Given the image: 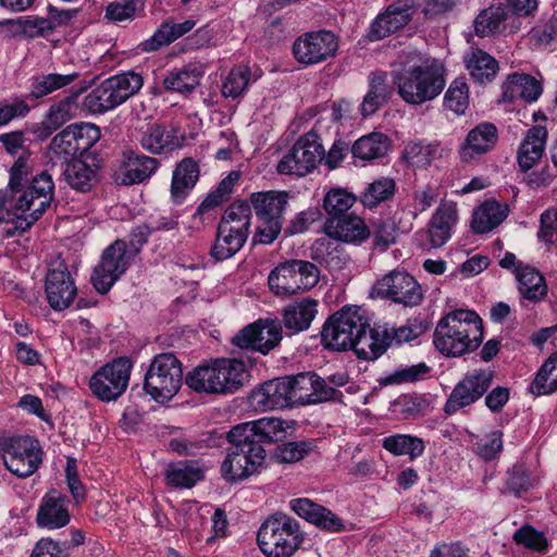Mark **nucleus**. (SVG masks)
<instances>
[{
    "instance_id": "obj_1",
    "label": "nucleus",
    "mask_w": 557,
    "mask_h": 557,
    "mask_svg": "<svg viewBox=\"0 0 557 557\" xmlns=\"http://www.w3.org/2000/svg\"><path fill=\"white\" fill-rule=\"evenodd\" d=\"M289 425L278 418H261L234 425L226 432V456L221 475L228 483H237L260 473L265 468V444L283 442Z\"/></svg>"
},
{
    "instance_id": "obj_2",
    "label": "nucleus",
    "mask_w": 557,
    "mask_h": 557,
    "mask_svg": "<svg viewBox=\"0 0 557 557\" xmlns=\"http://www.w3.org/2000/svg\"><path fill=\"white\" fill-rule=\"evenodd\" d=\"M321 345L331 351L352 350L358 359L375 360L388 348L380 334L371 329L363 308L344 306L331 314L321 331Z\"/></svg>"
},
{
    "instance_id": "obj_3",
    "label": "nucleus",
    "mask_w": 557,
    "mask_h": 557,
    "mask_svg": "<svg viewBox=\"0 0 557 557\" xmlns=\"http://www.w3.org/2000/svg\"><path fill=\"white\" fill-rule=\"evenodd\" d=\"M28 158L20 157L10 169L9 190H0V223H5L4 236L21 235L35 223L30 207L35 200V175Z\"/></svg>"
},
{
    "instance_id": "obj_4",
    "label": "nucleus",
    "mask_w": 557,
    "mask_h": 557,
    "mask_svg": "<svg viewBox=\"0 0 557 557\" xmlns=\"http://www.w3.org/2000/svg\"><path fill=\"white\" fill-rule=\"evenodd\" d=\"M483 341V321L469 309H456L436 324L433 344L445 357H461L479 348Z\"/></svg>"
},
{
    "instance_id": "obj_5",
    "label": "nucleus",
    "mask_w": 557,
    "mask_h": 557,
    "mask_svg": "<svg viewBox=\"0 0 557 557\" xmlns=\"http://www.w3.org/2000/svg\"><path fill=\"white\" fill-rule=\"evenodd\" d=\"M249 379L244 361L236 358H216L203 362L185 375V384L195 393L230 395L238 392Z\"/></svg>"
},
{
    "instance_id": "obj_6",
    "label": "nucleus",
    "mask_w": 557,
    "mask_h": 557,
    "mask_svg": "<svg viewBox=\"0 0 557 557\" xmlns=\"http://www.w3.org/2000/svg\"><path fill=\"white\" fill-rule=\"evenodd\" d=\"M323 232L329 238H318L311 247L310 256L312 260L329 269H338L342 263L341 259L334 256L337 250L331 239L360 245L370 237L369 226L363 219L352 212L337 220H325Z\"/></svg>"
},
{
    "instance_id": "obj_7",
    "label": "nucleus",
    "mask_w": 557,
    "mask_h": 557,
    "mask_svg": "<svg viewBox=\"0 0 557 557\" xmlns=\"http://www.w3.org/2000/svg\"><path fill=\"white\" fill-rule=\"evenodd\" d=\"M398 95L409 104L433 100L445 88V67L436 60L404 69L394 76Z\"/></svg>"
},
{
    "instance_id": "obj_8",
    "label": "nucleus",
    "mask_w": 557,
    "mask_h": 557,
    "mask_svg": "<svg viewBox=\"0 0 557 557\" xmlns=\"http://www.w3.org/2000/svg\"><path fill=\"white\" fill-rule=\"evenodd\" d=\"M257 541L267 557H290L304 543L305 535L296 519L275 512L262 522Z\"/></svg>"
},
{
    "instance_id": "obj_9",
    "label": "nucleus",
    "mask_w": 557,
    "mask_h": 557,
    "mask_svg": "<svg viewBox=\"0 0 557 557\" xmlns=\"http://www.w3.org/2000/svg\"><path fill=\"white\" fill-rule=\"evenodd\" d=\"M306 384L300 380V373L268 380L250 392L248 405L256 411L302 406L301 388Z\"/></svg>"
},
{
    "instance_id": "obj_10",
    "label": "nucleus",
    "mask_w": 557,
    "mask_h": 557,
    "mask_svg": "<svg viewBox=\"0 0 557 557\" xmlns=\"http://www.w3.org/2000/svg\"><path fill=\"white\" fill-rule=\"evenodd\" d=\"M288 200L289 193L284 190L257 191L250 195L251 210L253 209L261 222L253 236V244L269 245L278 237Z\"/></svg>"
},
{
    "instance_id": "obj_11",
    "label": "nucleus",
    "mask_w": 557,
    "mask_h": 557,
    "mask_svg": "<svg viewBox=\"0 0 557 557\" xmlns=\"http://www.w3.org/2000/svg\"><path fill=\"white\" fill-rule=\"evenodd\" d=\"M143 84V76L133 71L111 76L85 96L84 107L91 113L112 110L137 94Z\"/></svg>"
},
{
    "instance_id": "obj_12",
    "label": "nucleus",
    "mask_w": 557,
    "mask_h": 557,
    "mask_svg": "<svg viewBox=\"0 0 557 557\" xmlns=\"http://www.w3.org/2000/svg\"><path fill=\"white\" fill-rule=\"evenodd\" d=\"M183 383L182 362L173 352L153 357L144 377V391L158 403L172 399Z\"/></svg>"
},
{
    "instance_id": "obj_13",
    "label": "nucleus",
    "mask_w": 557,
    "mask_h": 557,
    "mask_svg": "<svg viewBox=\"0 0 557 557\" xmlns=\"http://www.w3.org/2000/svg\"><path fill=\"white\" fill-rule=\"evenodd\" d=\"M320 270L311 261L292 259L278 263L269 274L268 284L276 295H295L314 287Z\"/></svg>"
},
{
    "instance_id": "obj_14",
    "label": "nucleus",
    "mask_w": 557,
    "mask_h": 557,
    "mask_svg": "<svg viewBox=\"0 0 557 557\" xmlns=\"http://www.w3.org/2000/svg\"><path fill=\"white\" fill-rule=\"evenodd\" d=\"M45 262L47 267L46 299L54 311H63L73 304L77 296L75 280L60 253L49 255Z\"/></svg>"
},
{
    "instance_id": "obj_15",
    "label": "nucleus",
    "mask_w": 557,
    "mask_h": 557,
    "mask_svg": "<svg viewBox=\"0 0 557 557\" xmlns=\"http://www.w3.org/2000/svg\"><path fill=\"white\" fill-rule=\"evenodd\" d=\"M134 257L128 252L127 243L115 239L101 253L92 270L90 282L101 295H107L113 285L126 273Z\"/></svg>"
},
{
    "instance_id": "obj_16",
    "label": "nucleus",
    "mask_w": 557,
    "mask_h": 557,
    "mask_svg": "<svg viewBox=\"0 0 557 557\" xmlns=\"http://www.w3.org/2000/svg\"><path fill=\"white\" fill-rule=\"evenodd\" d=\"M323 160V145L319 134L311 129L300 136L277 164V172L285 175L305 176Z\"/></svg>"
},
{
    "instance_id": "obj_17",
    "label": "nucleus",
    "mask_w": 557,
    "mask_h": 557,
    "mask_svg": "<svg viewBox=\"0 0 557 557\" xmlns=\"http://www.w3.org/2000/svg\"><path fill=\"white\" fill-rule=\"evenodd\" d=\"M132 367L128 357L113 359L91 376L89 388L102 401L117 399L128 386Z\"/></svg>"
},
{
    "instance_id": "obj_18",
    "label": "nucleus",
    "mask_w": 557,
    "mask_h": 557,
    "mask_svg": "<svg viewBox=\"0 0 557 557\" xmlns=\"http://www.w3.org/2000/svg\"><path fill=\"white\" fill-rule=\"evenodd\" d=\"M494 377L495 372L491 369H474L467 372L451 389L444 405V412L453 416L476 403L490 389Z\"/></svg>"
},
{
    "instance_id": "obj_19",
    "label": "nucleus",
    "mask_w": 557,
    "mask_h": 557,
    "mask_svg": "<svg viewBox=\"0 0 557 557\" xmlns=\"http://www.w3.org/2000/svg\"><path fill=\"white\" fill-rule=\"evenodd\" d=\"M338 50V37L327 29L307 32L297 37L293 44L295 60L310 66L334 58Z\"/></svg>"
},
{
    "instance_id": "obj_20",
    "label": "nucleus",
    "mask_w": 557,
    "mask_h": 557,
    "mask_svg": "<svg viewBox=\"0 0 557 557\" xmlns=\"http://www.w3.org/2000/svg\"><path fill=\"white\" fill-rule=\"evenodd\" d=\"M381 299H388L404 307L419 306L423 294L418 281L408 272L392 271L377 280L372 288Z\"/></svg>"
},
{
    "instance_id": "obj_21",
    "label": "nucleus",
    "mask_w": 557,
    "mask_h": 557,
    "mask_svg": "<svg viewBox=\"0 0 557 557\" xmlns=\"http://www.w3.org/2000/svg\"><path fill=\"white\" fill-rule=\"evenodd\" d=\"M283 338V325L280 319H258L242 329L233 338L232 344L239 348H250L262 355L277 347Z\"/></svg>"
},
{
    "instance_id": "obj_22",
    "label": "nucleus",
    "mask_w": 557,
    "mask_h": 557,
    "mask_svg": "<svg viewBox=\"0 0 557 557\" xmlns=\"http://www.w3.org/2000/svg\"><path fill=\"white\" fill-rule=\"evenodd\" d=\"M417 11L414 0H396L370 24L367 37L370 41L382 40L407 26Z\"/></svg>"
},
{
    "instance_id": "obj_23",
    "label": "nucleus",
    "mask_w": 557,
    "mask_h": 557,
    "mask_svg": "<svg viewBox=\"0 0 557 557\" xmlns=\"http://www.w3.org/2000/svg\"><path fill=\"white\" fill-rule=\"evenodd\" d=\"M0 449L7 469L13 474L26 478L35 472V445L30 436H2Z\"/></svg>"
},
{
    "instance_id": "obj_24",
    "label": "nucleus",
    "mask_w": 557,
    "mask_h": 557,
    "mask_svg": "<svg viewBox=\"0 0 557 557\" xmlns=\"http://www.w3.org/2000/svg\"><path fill=\"white\" fill-rule=\"evenodd\" d=\"M69 498L66 495L51 488L41 498L37 510V525L48 530L64 528L71 521L67 509Z\"/></svg>"
},
{
    "instance_id": "obj_25",
    "label": "nucleus",
    "mask_w": 557,
    "mask_h": 557,
    "mask_svg": "<svg viewBox=\"0 0 557 557\" xmlns=\"http://www.w3.org/2000/svg\"><path fill=\"white\" fill-rule=\"evenodd\" d=\"M290 509L299 517L329 532H342L345 525L341 518L330 509L311 502L309 498H295L289 502Z\"/></svg>"
},
{
    "instance_id": "obj_26",
    "label": "nucleus",
    "mask_w": 557,
    "mask_h": 557,
    "mask_svg": "<svg viewBox=\"0 0 557 557\" xmlns=\"http://www.w3.org/2000/svg\"><path fill=\"white\" fill-rule=\"evenodd\" d=\"M317 308L318 301L311 297H305L285 306L281 322L286 330V335L292 336L308 330L318 313Z\"/></svg>"
},
{
    "instance_id": "obj_27",
    "label": "nucleus",
    "mask_w": 557,
    "mask_h": 557,
    "mask_svg": "<svg viewBox=\"0 0 557 557\" xmlns=\"http://www.w3.org/2000/svg\"><path fill=\"white\" fill-rule=\"evenodd\" d=\"M250 232L246 228H234V225L218 224L215 240L210 249V256L221 262L235 256L245 245Z\"/></svg>"
},
{
    "instance_id": "obj_28",
    "label": "nucleus",
    "mask_w": 557,
    "mask_h": 557,
    "mask_svg": "<svg viewBox=\"0 0 557 557\" xmlns=\"http://www.w3.org/2000/svg\"><path fill=\"white\" fill-rule=\"evenodd\" d=\"M497 141V128L492 123H481L471 129L462 146L460 147V158L469 162L478 156L485 154L492 150Z\"/></svg>"
},
{
    "instance_id": "obj_29",
    "label": "nucleus",
    "mask_w": 557,
    "mask_h": 557,
    "mask_svg": "<svg viewBox=\"0 0 557 557\" xmlns=\"http://www.w3.org/2000/svg\"><path fill=\"white\" fill-rule=\"evenodd\" d=\"M86 89L87 85H84L77 89H72L69 96L50 107L40 125H37V139H47L53 132L60 128L71 117V110L73 106L75 104L77 98L84 91H86Z\"/></svg>"
},
{
    "instance_id": "obj_30",
    "label": "nucleus",
    "mask_w": 557,
    "mask_h": 557,
    "mask_svg": "<svg viewBox=\"0 0 557 557\" xmlns=\"http://www.w3.org/2000/svg\"><path fill=\"white\" fill-rule=\"evenodd\" d=\"M457 222V205L453 201L441 202L429 223V237L432 247H442L450 238L451 228Z\"/></svg>"
},
{
    "instance_id": "obj_31",
    "label": "nucleus",
    "mask_w": 557,
    "mask_h": 557,
    "mask_svg": "<svg viewBox=\"0 0 557 557\" xmlns=\"http://www.w3.org/2000/svg\"><path fill=\"white\" fill-rule=\"evenodd\" d=\"M547 139V129L534 125L528 129L518 149V163L523 172L532 169L543 157Z\"/></svg>"
},
{
    "instance_id": "obj_32",
    "label": "nucleus",
    "mask_w": 557,
    "mask_h": 557,
    "mask_svg": "<svg viewBox=\"0 0 557 557\" xmlns=\"http://www.w3.org/2000/svg\"><path fill=\"white\" fill-rule=\"evenodd\" d=\"M300 380L307 384L301 388L302 406L315 405L326 401L342 403L343 393L339 389L331 387L325 377H321L315 372H300Z\"/></svg>"
},
{
    "instance_id": "obj_33",
    "label": "nucleus",
    "mask_w": 557,
    "mask_h": 557,
    "mask_svg": "<svg viewBox=\"0 0 557 557\" xmlns=\"http://www.w3.org/2000/svg\"><path fill=\"white\" fill-rule=\"evenodd\" d=\"M139 143L143 149L153 154L172 151L180 147L175 129L158 123L147 125L141 132Z\"/></svg>"
},
{
    "instance_id": "obj_34",
    "label": "nucleus",
    "mask_w": 557,
    "mask_h": 557,
    "mask_svg": "<svg viewBox=\"0 0 557 557\" xmlns=\"http://www.w3.org/2000/svg\"><path fill=\"white\" fill-rule=\"evenodd\" d=\"M199 174V165L190 157L176 164L171 182V197L175 203H181L186 198L198 182Z\"/></svg>"
},
{
    "instance_id": "obj_35",
    "label": "nucleus",
    "mask_w": 557,
    "mask_h": 557,
    "mask_svg": "<svg viewBox=\"0 0 557 557\" xmlns=\"http://www.w3.org/2000/svg\"><path fill=\"white\" fill-rule=\"evenodd\" d=\"M196 23L193 20H186L182 23H174L172 20L164 21L154 34L139 44L144 52L158 51L162 47L171 45L173 41L189 33Z\"/></svg>"
},
{
    "instance_id": "obj_36",
    "label": "nucleus",
    "mask_w": 557,
    "mask_h": 557,
    "mask_svg": "<svg viewBox=\"0 0 557 557\" xmlns=\"http://www.w3.org/2000/svg\"><path fill=\"white\" fill-rule=\"evenodd\" d=\"M463 61L473 81L482 85L492 83L499 70L498 62L494 57L474 47L469 48Z\"/></svg>"
},
{
    "instance_id": "obj_37",
    "label": "nucleus",
    "mask_w": 557,
    "mask_h": 557,
    "mask_svg": "<svg viewBox=\"0 0 557 557\" xmlns=\"http://www.w3.org/2000/svg\"><path fill=\"white\" fill-rule=\"evenodd\" d=\"M159 160L131 151L127 156L125 170L117 176L120 185L139 184L149 178L158 169Z\"/></svg>"
},
{
    "instance_id": "obj_38",
    "label": "nucleus",
    "mask_w": 557,
    "mask_h": 557,
    "mask_svg": "<svg viewBox=\"0 0 557 557\" xmlns=\"http://www.w3.org/2000/svg\"><path fill=\"white\" fill-rule=\"evenodd\" d=\"M392 96V89L386 82V74L371 73L369 76V90L361 103V114L367 117L374 114Z\"/></svg>"
},
{
    "instance_id": "obj_39",
    "label": "nucleus",
    "mask_w": 557,
    "mask_h": 557,
    "mask_svg": "<svg viewBox=\"0 0 557 557\" xmlns=\"http://www.w3.org/2000/svg\"><path fill=\"white\" fill-rule=\"evenodd\" d=\"M202 71L195 64H186L181 69H173L163 78V87L166 91L190 94L200 85Z\"/></svg>"
},
{
    "instance_id": "obj_40",
    "label": "nucleus",
    "mask_w": 557,
    "mask_h": 557,
    "mask_svg": "<svg viewBox=\"0 0 557 557\" xmlns=\"http://www.w3.org/2000/svg\"><path fill=\"white\" fill-rule=\"evenodd\" d=\"M63 175L67 184L81 193L90 191L98 183L96 165H89L85 160L78 159L64 164Z\"/></svg>"
},
{
    "instance_id": "obj_41",
    "label": "nucleus",
    "mask_w": 557,
    "mask_h": 557,
    "mask_svg": "<svg viewBox=\"0 0 557 557\" xmlns=\"http://www.w3.org/2000/svg\"><path fill=\"white\" fill-rule=\"evenodd\" d=\"M518 289L521 295L532 301H539L547 294L544 276L533 267L519 265L516 269Z\"/></svg>"
},
{
    "instance_id": "obj_42",
    "label": "nucleus",
    "mask_w": 557,
    "mask_h": 557,
    "mask_svg": "<svg viewBox=\"0 0 557 557\" xmlns=\"http://www.w3.org/2000/svg\"><path fill=\"white\" fill-rule=\"evenodd\" d=\"M46 158L52 166H63L69 162L79 159L75 149L74 135H72L71 126H67L53 137L46 152Z\"/></svg>"
},
{
    "instance_id": "obj_43",
    "label": "nucleus",
    "mask_w": 557,
    "mask_h": 557,
    "mask_svg": "<svg viewBox=\"0 0 557 557\" xmlns=\"http://www.w3.org/2000/svg\"><path fill=\"white\" fill-rule=\"evenodd\" d=\"M507 216L506 210L497 201H485L474 210L471 228L475 234H484L497 227Z\"/></svg>"
},
{
    "instance_id": "obj_44",
    "label": "nucleus",
    "mask_w": 557,
    "mask_h": 557,
    "mask_svg": "<svg viewBox=\"0 0 557 557\" xmlns=\"http://www.w3.org/2000/svg\"><path fill=\"white\" fill-rule=\"evenodd\" d=\"M389 139L382 133H371L355 141L350 151L354 158L370 161L387 153Z\"/></svg>"
},
{
    "instance_id": "obj_45",
    "label": "nucleus",
    "mask_w": 557,
    "mask_h": 557,
    "mask_svg": "<svg viewBox=\"0 0 557 557\" xmlns=\"http://www.w3.org/2000/svg\"><path fill=\"white\" fill-rule=\"evenodd\" d=\"M508 15V10L503 4L490 5L476 15L473 22L475 34L485 37L499 32Z\"/></svg>"
},
{
    "instance_id": "obj_46",
    "label": "nucleus",
    "mask_w": 557,
    "mask_h": 557,
    "mask_svg": "<svg viewBox=\"0 0 557 557\" xmlns=\"http://www.w3.org/2000/svg\"><path fill=\"white\" fill-rule=\"evenodd\" d=\"M202 476V471L191 461L173 462L165 470L166 483L174 487H193Z\"/></svg>"
},
{
    "instance_id": "obj_47",
    "label": "nucleus",
    "mask_w": 557,
    "mask_h": 557,
    "mask_svg": "<svg viewBox=\"0 0 557 557\" xmlns=\"http://www.w3.org/2000/svg\"><path fill=\"white\" fill-rule=\"evenodd\" d=\"M240 178L239 171H231L226 177H224L216 188L208 194V196L202 200V202L198 206L196 213L203 214L209 212L227 200H230L234 186Z\"/></svg>"
},
{
    "instance_id": "obj_48",
    "label": "nucleus",
    "mask_w": 557,
    "mask_h": 557,
    "mask_svg": "<svg viewBox=\"0 0 557 557\" xmlns=\"http://www.w3.org/2000/svg\"><path fill=\"white\" fill-rule=\"evenodd\" d=\"M46 11V16H37V35L39 36H48L57 28L70 25L79 13V9H59L50 3Z\"/></svg>"
},
{
    "instance_id": "obj_49",
    "label": "nucleus",
    "mask_w": 557,
    "mask_h": 557,
    "mask_svg": "<svg viewBox=\"0 0 557 557\" xmlns=\"http://www.w3.org/2000/svg\"><path fill=\"white\" fill-rule=\"evenodd\" d=\"M396 183L389 177H380L368 184L360 194L359 201L364 208H375L381 202L392 199L395 195Z\"/></svg>"
},
{
    "instance_id": "obj_50",
    "label": "nucleus",
    "mask_w": 557,
    "mask_h": 557,
    "mask_svg": "<svg viewBox=\"0 0 557 557\" xmlns=\"http://www.w3.org/2000/svg\"><path fill=\"white\" fill-rule=\"evenodd\" d=\"M357 201V197L343 188H333L326 193L323 198V209L325 211V220H337L342 216L350 214L349 209Z\"/></svg>"
},
{
    "instance_id": "obj_51",
    "label": "nucleus",
    "mask_w": 557,
    "mask_h": 557,
    "mask_svg": "<svg viewBox=\"0 0 557 557\" xmlns=\"http://www.w3.org/2000/svg\"><path fill=\"white\" fill-rule=\"evenodd\" d=\"M317 449L314 441H296L277 445L271 459L280 465L295 463L302 460Z\"/></svg>"
},
{
    "instance_id": "obj_52",
    "label": "nucleus",
    "mask_w": 557,
    "mask_h": 557,
    "mask_svg": "<svg viewBox=\"0 0 557 557\" xmlns=\"http://www.w3.org/2000/svg\"><path fill=\"white\" fill-rule=\"evenodd\" d=\"M530 391L535 395H548L557 392V351L539 369Z\"/></svg>"
},
{
    "instance_id": "obj_53",
    "label": "nucleus",
    "mask_w": 557,
    "mask_h": 557,
    "mask_svg": "<svg viewBox=\"0 0 557 557\" xmlns=\"http://www.w3.org/2000/svg\"><path fill=\"white\" fill-rule=\"evenodd\" d=\"M383 447L393 455H409L411 459L421 456L424 451V443L421 438L405 434L385 437Z\"/></svg>"
},
{
    "instance_id": "obj_54",
    "label": "nucleus",
    "mask_w": 557,
    "mask_h": 557,
    "mask_svg": "<svg viewBox=\"0 0 557 557\" xmlns=\"http://www.w3.org/2000/svg\"><path fill=\"white\" fill-rule=\"evenodd\" d=\"M250 78L251 70L249 66L238 65L233 67L223 83L222 95L225 98H240L246 91Z\"/></svg>"
},
{
    "instance_id": "obj_55",
    "label": "nucleus",
    "mask_w": 557,
    "mask_h": 557,
    "mask_svg": "<svg viewBox=\"0 0 557 557\" xmlns=\"http://www.w3.org/2000/svg\"><path fill=\"white\" fill-rule=\"evenodd\" d=\"M469 106V87L465 78L458 77L451 82L445 96L444 107L456 114H463Z\"/></svg>"
},
{
    "instance_id": "obj_56",
    "label": "nucleus",
    "mask_w": 557,
    "mask_h": 557,
    "mask_svg": "<svg viewBox=\"0 0 557 557\" xmlns=\"http://www.w3.org/2000/svg\"><path fill=\"white\" fill-rule=\"evenodd\" d=\"M431 368L424 363L419 362L410 367L399 368L384 379L380 380L381 385H399L404 383H414L426 377Z\"/></svg>"
},
{
    "instance_id": "obj_57",
    "label": "nucleus",
    "mask_w": 557,
    "mask_h": 557,
    "mask_svg": "<svg viewBox=\"0 0 557 557\" xmlns=\"http://www.w3.org/2000/svg\"><path fill=\"white\" fill-rule=\"evenodd\" d=\"M71 131L74 135V145L78 158L85 157L91 147L100 138V128L94 124H72Z\"/></svg>"
},
{
    "instance_id": "obj_58",
    "label": "nucleus",
    "mask_w": 557,
    "mask_h": 557,
    "mask_svg": "<svg viewBox=\"0 0 557 557\" xmlns=\"http://www.w3.org/2000/svg\"><path fill=\"white\" fill-rule=\"evenodd\" d=\"M238 223V226L234 225V228H243L249 232L251 225V207L248 200H235L224 211L219 224L233 225Z\"/></svg>"
},
{
    "instance_id": "obj_59",
    "label": "nucleus",
    "mask_w": 557,
    "mask_h": 557,
    "mask_svg": "<svg viewBox=\"0 0 557 557\" xmlns=\"http://www.w3.org/2000/svg\"><path fill=\"white\" fill-rule=\"evenodd\" d=\"M369 228L374 248L385 251L391 245L396 243L397 226L394 221L376 219L371 222Z\"/></svg>"
},
{
    "instance_id": "obj_60",
    "label": "nucleus",
    "mask_w": 557,
    "mask_h": 557,
    "mask_svg": "<svg viewBox=\"0 0 557 557\" xmlns=\"http://www.w3.org/2000/svg\"><path fill=\"white\" fill-rule=\"evenodd\" d=\"M393 407L403 419H414L425 413L429 401L421 395H403L394 401Z\"/></svg>"
},
{
    "instance_id": "obj_61",
    "label": "nucleus",
    "mask_w": 557,
    "mask_h": 557,
    "mask_svg": "<svg viewBox=\"0 0 557 557\" xmlns=\"http://www.w3.org/2000/svg\"><path fill=\"white\" fill-rule=\"evenodd\" d=\"M77 78L78 73L76 72L64 75L50 73L37 76V100L71 85Z\"/></svg>"
},
{
    "instance_id": "obj_62",
    "label": "nucleus",
    "mask_w": 557,
    "mask_h": 557,
    "mask_svg": "<svg viewBox=\"0 0 557 557\" xmlns=\"http://www.w3.org/2000/svg\"><path fill=\"white\" fill-rule=\"evenodd\" d=\"M507 478L505 481V491L519 496L522 492H525L531 486V480L529 472L524 465L515 463L508 469L506 473Z\"/></svg>"
},
{
    "instance_id": "obj_63",
    "label": "nucleus",
    "mask_w": 557,
    "mask_h": 557,
    "mask_svg": "<svg viewBox=\"0 0 557 557\" xmlns=\"http://www.w3.org/2000/svg\"><path fill=\"white\" fill-rule=\"evenodd\" d=\"M513 540L518 545L540 553L546 550L548 545L544 533L528 524L515 532Z\"/></svg>"
},
{
    "instance_id": "obj_64",
    "label": "nucleus",
    "mask_w": 557,
    "mask_h": 557,
    "mask_svg": "<svg viewBox=\"0 0 557 557\" xmlns=\"http://www.w3.org/2000/svg\"><path fill=\"white\" fill-rule=\"evenodd\" d=\"M476 455L485 461L497 458L503 449V432L499 430L491 432L484 440L474 445Z\"/></svg>"
}]
</instances>
